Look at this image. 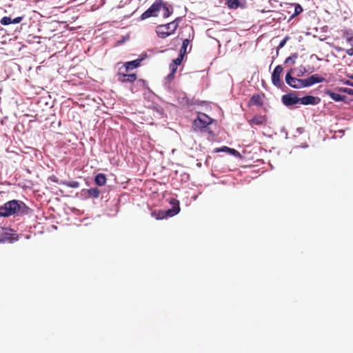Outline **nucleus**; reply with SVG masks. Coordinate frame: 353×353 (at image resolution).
<instances>
[{
    "mask_svg": "<svg viewBox=\"0 0 353 353\" xmlns=\"http://www.w3.org/2000/svg\"><path fill=\"white\" fill-rule=\"evenodd\" d=\"M225 4L230 9L243 8L245 7L246 0H227Z\"/></svg>",
    "mask_w": 353,
    "mask_h": 353,
    "instance_id": "9b49d317",
    "label": "nucleus"
},
{
    "mask_svg": "<svg viewBox=\"0 0 353 353\" xmlns=\"http://www.w3.org/2000/svg\"><path fill=\"white\" fill-rule=\"evenodd\" d=\"M265 118L264 116H254L250 120V125H262L265 123Z\"/></svg>",
    "mask_w": 353,
    "mask_h": 353,
    "instance_id": "6ab92c4d",
    "label": "nucleus"
},
{
    "mask_svg": "<svg viewBox=\"0 0 353 353\" xmlns=\"http://www.w3.org/2000/svg\"><path fill=\"white\" fill-rule=\"evenodd\" d=\"M23 17H17L13 19H12V23H19L23 20Z\"/></svg>",
    "mask_w": 353,
    "mask_h": 353,
    "instance_id": "72a5a7b5",
    "label": "nucleus"
},
{
    "mask_svg": "<svg viewBox=\"0 0 353 353\" xmlns=\"http://www.w3.org/2000/svg\"><path fill=\"white\" fill-rule=\"evenodd\" d=\"M300 103L305 105H315L320 103L321 99L318 97L312 95H305L300 98Z\"/></svg>",
    "mask_w": 353,
    "mask_h": 353,
    "instance_id": "0eeeda50",
    "label": "nucleus"
},
{
    "mask_svg": "<svg viewBox=\"0 0 353 353\" xmlns=\"http://www.w3.org/2000/svg\"><path fill=\"white\" fill-rule=\"evenodd\" d=\"M214 152H228V154L233 155L234 157H241L239 152H238L236 150H235L234 148H230L227 146H223L221 148H216L214 149Z\"/></svg>",
    "mask_w": 353,
    "mask_h": 353,
    "instance_id": "ddd939ff",
    "label": "nucleus"
},
{
    "mask_svg": "<svg viewBox=\"0 0 353 353\" xmlns=\"http://www.w3.org/2000/svg\"><path fill=\"white\" fill-rule=\"evenodd\" d=\"M213 119L205 113H199L196 119L192 123L194 131L206 132L208 126L212 123Z\"/></svg>",
    "mask_w": 353,
    "mask_h": 353,
    "instance_id": "f257e3e1",
    "label": "nucleus"
},
{
    "mask_svg": "<svg viewBox=\"0 0 353 353\" xmlns=\"http://www.w3.org/2000/svg\"><path fill=\"white\" fill-rule=\"evenodd\" d=\"M306 72H308V70H306L305 67L301 65L300 67V73L301 74H298V77H301Z\"/></svg>",
    "mask_w": 353,
    "mask_h": 353,
    "instance_id": "f704fd0d",
    "label": "nucleus"
},
{
    "mask_svg": "<svg viewBox=\"0 0 353 353\" xmlns=\"http://www.w3.org/2000/svg\"><path fill=\"white\" fill-rule=\"evenodd\" d=\"M16 241H18V236L12 237L7 228L0 227V243L6 241L13 243Z\"/></svg>",
    "mask_w": 353,
    "mask_h": 353,
    "instance_id": "6e6552de",
    "label": "nucleus"
},
{
    "mask_svg": "<svg viewBox=\"0 0 353 353\" xmlns=\"http://www.w3.org/2000/svg\"><path fill=\"white\" fill-rule=\"evenodd\" d=\"M61 184L72 188H78L80 186L79 182L77 181H63Z\"/></svg>",
    "mask_w": 353,
    "mask_h": 353,
    "instance_id": "412c9836",
    "label": "nucleus"
},
{
    "mask_svg": "<svg viewBox=\"0 0 353 353\" xmlns=\"http://www.w3.org/2000/svg\"><path fill=\"white\" fill-rule=\"evenodd\" d=\"M147 57L146 54L142 55L141 57L135 60L128 61L124 63V67L126 71H129L130 70L137 68L141 65V63L145 58Z\"/></svg>",
    "mask_w": 353,
    "mask_h": 353,
    "instance_id": "1a4fd4ad",
    "label": "nucleus"
},
{
    "mask_svg": "<svg viewBox=\"0 0 353 353\" xmlns=\"http://www.w3.org/2000/svg\"><path fill=\"white\" fill-rule=\"evenodd\" d=\"M347 42L353 47V35H350L349 37H346Z\"/></svg>",
    "mask_w": 353,
    "mask_h": 353,
    "instance_id": "4c0bfd02",
    "label": "nucleus"
},
{
    "mask_svg": "<svg viewBox=\"0 0 353 353\" xmlns=\"http://www.w3.org/2000/svg\"><path fill=\"white\" fill-rule=\"evenodd\" d=\"M32 212V210L23 201H19V211L17 214L23 216L29 214Z\"/></svg>",
    "mask_w": 353,
    "mask_h": 353,
    "instance_id": "2eb2a0df",
    "label": "nucleus"
},
{
    "mask_svg": "<svg viewBox=\"0 0 353 353\" xmlns=\"http://www.w3.org/2000/svg\"><path fill=\"white\" fill-rule=\"evenodd\" d=\"M296 130H297V132L301 134L303 132V128H298Z\"/></svg>",
    "mask_w": 353,
    "mask_h": 353,
    "instance_id": "de8ad7c7",
    "label": "nucleus"
},
{
    "mask_svg": "<svg viewBox=\"0 0 353 353\" xmlns=\"http://www.w3.org/2000/svg\"><path fill=\"white\" fill-rule=\"evenodd\" d=\"M350 35H353L352 33L345 32L343 37L346 39V37H349Z\"/></svg>",
    "mask_w": 353,
    "mask_h": 353,
    "instance_id": "49530a36",
    "label": "nucleus"
},
{
    "mask_svg": "<svg viewBox=\"0 0 353 353\" xmlns=\"http://www.w3.org/2000/svg\"><path fill=\"white\" fill-rule=\"evenodd\" d=\"M137 83L140 85H144L145 84V81L143 79H139L137 81Z\"/></svg>",
    "mask_w": 353,
    "mask_h": 353,
    "instance_id": "37998d69",
    "label": "nucleus"
},
{
    "mask_svg": "<svg viewBox=\"0 0 353 353\" xmlns=\"http://www.w3.org/2000/svg\"><path fill=\"white\" fill-rule=\"evenodd\" d=\"M163 10V18L166 19L171 16L173 13V9L172 6H168V3L163 1V7L161 8Z\"/></svg>",
    "mask_w": 353,
    "mask_h": 353,
    "instance_id": "f3484780",
    "label": "nucleus"
},
{
    "mask_svg": "<svg viewBox=\"0 0 353 353\" xmlns=\"http://www.w3.org/2000/svg\"><path fill=\"white\" fill-rule=\"evenodd\" d=\"M174 74L170 73L167 75V77L165 78V81L167 82H170L174 79Z\"/></svg>",
    "mask_w": 353,
    "mask_h": 353,
    "instance_id": "e433bc0d",
    "label": "nucleus"
},
{
    "mask_svg": "<svg viewBox=\"0 0 353 353\" xmlns=\"http://www.w3.org/2000/svg\"><path fill=\"white\" fill-rule=\"evenodd\" d=\"M271 79H272V83L275 87H276L278 88H281L282 86L284 85V83L281 81L279 76L272 73Z\"/></svg>",
    "mask_w": 353,
    "mask_h": 353,
    "instance_id": "aec40b11",
    "label": "nucleus"
},
{
    "mask_svg": "<svg viewBox=\"0 0 353 353\" xmlns=\"http://www.w3.org/2000/svg\"><path fill=\"white\" fill-rule=\"evenodd\" d=\"M182 21V17H177L174 21L171 22L172 26V32H175V30L177 29L179 23Z\"/></svg>",
    "mask_w": 353,
    "mask_h": 353,
    "instance_id": "a878e982",
    "label": "nucleus"
},
{
    "mask_svg": "<svg viewBox=\"0 0 353 353\" xmlns=\"http://www.w3.org/2000/svg\"><path fill=\"white\" fill-rule=\"evenodd\" d=\"M285 80L286 83L294 89H300V79L285 74Z\"/></svg>",
    "mask_w": 353,
    "mask_h": 353,
    "instance_id": "9d476101",
    "label": "nucleus"
},
{
    "mask_svg": "<svg viewBox=\"0 0 353 353\" xmlns=\"http://www.w3.org/2000/svg\"><path fill=\"white\" fill-rule=\"evenodd\" d=\"M336 50L337 51H339H339H342V50H343V49L342 48H341V47H336Z\"/></svg>",
    "mask_w": 353,
    "mask_h": 353,
    "instance_id": "8fccbe9b",
    "label": "nucleus"
},
{
    "mask_svg": "<svg viewBox=\"0 0 353 353\" xmlns=\"http://www.w3.org/2000/svg\"><path fill=\"white\" fill-rule=\"evenodd\" d=\"M118 204H119V201L114 205L115 210H114V212L112 214V215H116L117 214V212L119 211Z\"/></svg>",
    "mask_w": 353,
    "mask_h": 353,
    "instance_id": "a19ab883",
    "label": "nucleus"
},
{
    "mask_svg": "<svg viewBox=\"0 0 353 353\" xmlns=\"http://www.w3.org/2000/svg\"><path fill=\"white\" fill-rule=\"evenodd\" d=\"M352 79H353V77H352Z\"/></svg>",
    "mask_w": 353,
    "mask_h": 353,
    "instance_id": "6e6d98bb",
    "label": "nucleus"
},
{
    "mask_svg": "<svg viewBox=\"0 0 353 353\" xmlns=\"http://www.w3.org/2000/svg\"><path fill=\"white\" fill-rule=\"evenodd\" d=\"M293 72H294V69H293V68H291V69H290V70L287 72L286 74H290V76H292V73H293Z\"/></svg>",
    "mask_w": 353,
    "mask_h": 353,
    "instance_id": "a18cd8bd",
    "label": "nucleus"
},
{
    "mask_svg": "<svg viewBox=\"0 0 353 353\" xmlns=\"http://www.w3.org/2000/svg\"><path fill=\"white\" fill-rule=\"evenodd\" d=\"M0 23H1V24L3 25V26L10 25L12 23V19L10 17H7V16L3 17L0 20Z\"/></svg>",
    "mask_w": 353,
    "mask_h": 353,
    "instance_id": "cd10ccee",
    "label": "nucleus"
},
{
    "mask_svg": "<svg viewBox=\"0 0 353 353\" xmlns=\"http://www.w3.org/2000/svg\"><path fill=\"white\" fill-rule=\"evenodd\" d=\"M298 57V54L297 53H294L292 54V55H290V57H287L284 61V63H291L292 64H294L295 63V61L296 59H297Z\"/></svg>",
    "mask_w": 353,
    "mask_h": 353,
    "instance_id": "bb28decb",
    "label": "nucleus"
},
{
    "mask_svg": "<svg viewBox=\"0 0 353 353\" xmlns=\"http://www.w3.org/2000/svg\"><path fill=\"white\" fill-rule=\"evenodd\" d=\"M163 7V0H156L140 17L141 20L158 17Z\"/></svg>",
    "mask_w": 353,
    "mask_h": 353,
    "instance_id": "7ed1b4c3",
    "label": "nucleus"
},
{
    "mask_svg": "<svg viewBox=\"0 0 353 353\" xmlns=\"http://www.w3.org/2000/svg\"><path fill=\"white\" fill-rule=\"evenodd\" d=\"M300 98L297 97L296 92H290L282 96L281 101L287 107H291L300 102Z\"/></svg>",
    "mask_w": 353,
    "mask_h": 353,
    "instance_id": "39448f33",
    "label": "nucleus"
},
{
    "mask_svg": "<svg viewBox=\"0 0 353 353\" xmlns=\"http://www.w3.org/2000/svg\"><path fill=\"white\" fill-rule=\"evenodd\" d=\"M186 103L187 105H190L189 100L188 99H186ZM190 105H192V103H190Z\"/></svg>",
    "mask_w": 353,
    "mask_h": 353,
    "instance_id": "603ef678",
    "label": "nucleus"
},
{
    "mask_svg": "<svg viewBox=\"0 0 353 353\" xmlns=\"http://www.w3.org/2000/svg\"><path fill=\"white\" fill-rule=\"evenodd\" d=\"M3 211V206L0 205V216L6 217Z\"/></svg>",
    "mask_w": 353,
    "mask_h": 353,
    "instance_id": "79ce46f5",
    "label": "nucleus"
},
{
    "mask_svg": "<svg viewBox=\"0 0 353 353\" xmlns=\"http://www.w3.org/2000/svg\"><path fill=\"white\" fill-rule=\"evenodd\" d=\"M156 32L159 37L161 39H165L166 37L173 34L174 32H172V26L170 22L164 25L158 26L156 29Z\"/></svg>",
    "mask_w": 353,
    "mask_h": 353,
    "instance_id": "423d86ee",
    "label": "nucleus"
},
{
    "mask_svg": "<svg viewBox=\"0 0 353 353\" xmlns=\"http://www.w3.org/2000/svg\"><path fill=\"white\" fill-rule=\"evenodd\" d=\"M283 70V68L282 65H278L274 68L272 73L280 77Z\"/></svg>",
    "mask_w": 353,
    "mask_h": 353,
    "instance_id": "c756f323",
    "label": "nucleus"
},
{
    "mask_svg": "<svg viewBox=\"0 0 353 353\" xmlns=\"http://www.w3.org/2000/svg\"><path fill=\"white\" fill-rule=\"evenodd\" d=\"M189 43H190V40L188 39H185L183 41L182 46H181V48L179 51L180 54H182L183 56H184V54L186 52L187 47L189 45Z\"/></svg>",
    "mask_w": 353,
    "mask_h": 353,
    "instance_id": "b1692460",
    "label": "nucleus"
},
{
    "mask_svg": "<svg viewBox=\"0 0 353 353\" xmlns=\"http://www.w3.org/2000/svg\"><path fill=\"white\" fill-rule=\"evenodd\" d=\"M288 39H289L288 37H285V38H283L279 43L278 48L280 49V48H282L283 47H284V46L285 45Z\"/></svg>",
    "mask_w": 353,
    "mask_h": 353,
    "instance_id": "473e14b6",
    "label": "nucleus"
},
{
    "mask_svg": "<svg viewBox=\"0 0 353 353\" xmlns=\"http://www.w3.org/2000/svg\"><path fill=\"white\" fill-rule=\"evenodd\" d=\"M303 8L301 7V6L299 4H296L294 8V14H292V17H294V16L299 14L300 13H301L303 12Z\"/></svg>",
    "mask_w": 353,
    "mask_h": 353,
    "instance_id": "2f4dec72",
    "label": "nucleus"
},
{
    "mask_svg": "<svg viewBox=\"0 0 353 353\" xmlns=\"http://www.w3.org/2000/svg\"><path fill=\"white\" fill-rule=\"evenodd\" d=\"M117 77L118 81L122 83H132L137 80L136 74H125L119 72Z\"/></svg>",
    "mask_w": 353,
    "mask_h": 353,
    "instance_id": "f8f14e48",
    "label": "nucleus"
},
{
    "mask_svg": "<svg viewBox=\"0 0 353 353\" xmlns=\"http://www.w3.org/2000/svg\"><path fill=\"white\" fill-rule=\"evenodd\" d=\"M170 204L172 205L170 209L165 210H159L157 216V219L161 220L172 217L178 214L181 210L179 201L174 198H171Z\"/></svg>",
    "mask_w": 353,
    "mask_h": 353,
    "instance_id": "f03ea898",
    "label": "nucleus"
},
{
    "mask_svg": "<svg viewBox=\"0 0 353 353\" xmlns=\"http://www.w3.org/2000/svg\"><path fill=\"white\" fill-rule=\"evenodd\" d=\"M183 57H184V56H183L182 54H179V57H178L176 59H173V61H172V63L174 65V66H175V65L178 66V65H179L181 64V61H183Z\"/></svg>",
    "mask_w": 353,
    "mask_h": 353,
    "instance_id": "c85d7f7f",
    "label": "nucleus"
},
{
    "mask_svg": "<svg viewBox=\"0 0 353 353\" xmlns=\"http://www.w3.org/2000/svg\"><path fill=\"white\" fill-rule=\"evenodd\" d=\"M313 72H314V68L310 69V70H308V72H310V73H312Z\"/></svg>",
    "mask_w": 353,
    "mask_h": 353,
    "instance_id": "3c124183",
    "label": "nucleus"
},
{
    "mask_svg": "<svg viewBox=\"0 0 353 353\" xmlns=\"http://www.w3.org/2000/svg\"><path fill=\"white\" fill-rule=\"evenodd\" d=\"M208 132L209 134H212V131H211V130L208 131Z\"/></svg>",
    "mask_w": 353,
    "mask_h": 353,
    "instance_id": "864d4df0",
    "label": "nucleus"
},
{
    "mask_svg": "<svg viewBox=\"0 0 353 353\" xmlns=\"http://www.w3.org/2000/svg\"><path fill=\"white\" fill-rule=\"evenodd\" d=\"M339 91L353 96V89L348 88H339Z\"/></svg>",
    "mask_w": 353,
    "mask_h": 353,
    "instance_id": "7c9ffc66",
    "label": "nucleus"
},
{
    "mask_svg": "<svg viewBox=\"0 0 353 353\" xmlns=\"http://www.w3.org/2000/svg\"><path fill=\"white\" fill-rule=\"evenodd\" d=\"M307 147H308V145H303V148H307Z\"/></svg>",
    "mask_w": 353,
    "mask_h": 353,
    "instance_id": "5fc2aeb1",
    "label": "nucleus"
},
{
    "mask_svg": "<svg viewBox=\"0 0 353 353\" xmlns=\"http://www.w3.org/2000/svg\"><path fill=\"white\" fill-rule=\"evenodd\" d=\"M250 102L256 105H261L262 103L261 101V97L259 94H254L250 99Z\"/></svg>",
    "mask_w": 353,
    "mask_h": 353,
    "instance_id": "5701e85b",
    "label": "nucleus"
},
{
    "mask_svg": "<svg viewBox=\"0 0 353 353\" xmlns=\"http://www.w3.org/2000/svg\"><path fill=\"white\" fill-rule=\"evenodd\" d=\"M197 198H198V194H195V195H193V196H192V199L193 201H196V200L197 199Z\"/></svg>",
    "mask_w": 353,
    "mask_h": 353,
    "instance_id": "09e8293b",
    "label": "nucleus"
},
{
    "mask_svg": "<svg viewBox=\"0 0 353 353\" xmlns=\"http://www.w3.org/2000/svg\"><path fill=\"white\" fill-rule=\"evenodd\" d=\"M325 94L326 95H328L332 100L339 102V101H344L346 99L345 95H342L338 93H336L334 92H332L330 90H326L325 91Z\"/></svg>",
    "mask_w": 353,
    "mask_h": 353,
    "instance_id": "4468645a",
    "label": "nucleus"
},
{
    "mask_svg": "<svg viewBox=\"0 0 353 353\" xmlns=\"http://www.w3.org/2000/svg\"><path fill=\"white\" fill-rule=\"evenodd\" d=\"M86 191L89 196L94 199L98 198L100 194L99 190L97 188H91L88 189Z\"/></svg>",
    "mask_w": 353,
    "mask_h": 353,
    "instance_id": "4be33fe9",
    "label": "nucleus"
},
{
    "mask_svg": "<svg viewBox=\"0 0 353 353\" xmlns=\"http://www.w3.org/2000/svg\"><path fill=\"white\" fill-rule=\"evenodd\" d=\"M106 176L105 174L99 173L94 177V182L99 186L104 185L106 183Z\"/></svg>",
    "mask_w": 353,
    "mask_h": 353,
    "instance_id": "dca6fc26",
    "label": "nucleus"
},
{
    "mask_svg": "<svg viewBox=\"0 0 353 353\" xmlns=\"http://www.w3.org/2000/svg\"><path fill=\"white\" fill-rule=\"evenodd\" d=\"M342 82L344 85H347L351 87H353V82L350 80H342Z\"/></svg>",
    "mask_w": 353,
    "mask_h": 353,
    "instance_id": "58836bf2",
    "label": "nucleus"
},
{
    "mask_svg": "<svg viewBox=\"0 0 353 353\" xmlns=\"http://www.w3.org/2000/svg\"><path fill=\"white\" fill-rule=\"evenodd\" d=\"M19 200L13 199L5 203L3 206V212L6 217L10 216L13 214H17L19 211Z\"/></svg>",
    "mask_w": 353,
    "mask_h": 353,
    "instance_id": "20e7f679",
    "label": "nucleus"
},
{
    "mask_svg": "<svg viewBox=\"0 0 353 353\" xmlns=\"http://www.w3.org/2000/svg\"><path fill=\"white\" fill-rule=\"evenodd\" d=\"M345 52H346L349 56H352V55H353V47H352L351 48L347 49V50H345Z\"/></svg>",
    "mask_w": 353,
    "mask_h": 353,
    "instance_id": "ea45409f",
    "label": "nucleus"
},
{
    "mask_svg": "<svg viewBox=\"0 0 353 353\" xmlns=\"http://www.w3.org/2000/svg\"><path fill=\"white\" fill-rule=\"evenodd\" d=\"M170 73H172V74H174L176 71V70H177V66L176 65L174 66V65L172 63H171L170 65Z\"/></svg>",
    "mask_w": 353,
    "mask_h": 353,
    "instance_id": "c9c22d12",
    "label": "nucleus"
},
{
    "mask_svg": "<svg viewBox=\"0 0 353 353\" xmlns=\"http://www.w3.org/2000/svg\"><path fill=\"white\" fill-rule=\"evenodd\" d=\"M309 77L312 85L325 81V79L318 74H312Z\"/></svg>",
    "mask_w": 353,
    "mask_h": 353,
    "instance_id": "a211bd4d",
    "label": "nucleus"
},
{
    "mask_svg": "<svg viewBox=\"0 0 353 353\" xmlns=\"http://www.w3.org/2000/svg\"><path fill=\"white\" fill-rule=\"evenodd\" d=\"M300 88H307L312 86L310 77L307 79H300Z\"/></svg>",
    "mask_w": 353,
    "mask_h": 353,
    "instance_id": "393cba45",
    "label": "nucleus"
},
{
    "mask_svg": "<svg viewBox=\"0 0 353 353\" xmlns=\"http://www.w3.org/2000/svg\"><path fill=\"white\" fill-rule=\"evenodd\" d=\"M88 189H82L81 191V195L83 196H86L88 194V192H87V190Z\"/></svg>",
    "mask_w": 353,
    "mask_h": 353,
    "instance_id": "c03bdc74",
    "label": "nucleus"
}]
</instances>
